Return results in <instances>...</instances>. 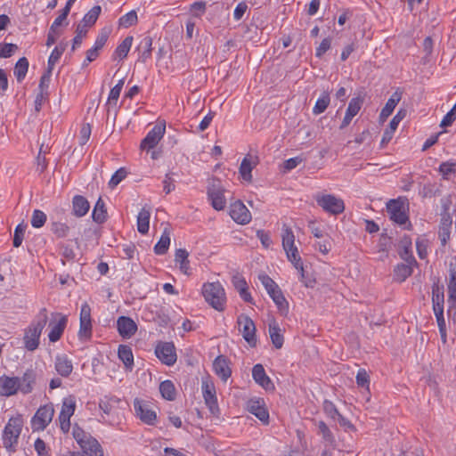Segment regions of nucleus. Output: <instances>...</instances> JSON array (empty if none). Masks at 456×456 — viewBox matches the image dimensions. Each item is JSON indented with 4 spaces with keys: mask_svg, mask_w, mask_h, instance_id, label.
Instances as JSON below:
<instances>
[{
    "mask_svg": "<svg viewBox=\"0 0 456 456\" xmlns=\"http://www.w3.org/2000/svg\"><path fill=\"white\" fill-rule=\"evenodd\" d=\"M259 163V157L256 154H247L240 166V174L243 180L251 182L252 169Z\"/></svg>",
    "mask_w": 456,
    "mask_h": 456,
    "instance_id": "6ab92c4d",
    "label": "nucleus"
},
{
    "mask_svg": "<svg viewBox=\"0 0 456 456\" xmlns=\"http://www.w3.org/2000/svg\"><path fill=\"white\" fill-rule=\"evenodd\" d=\"M166 131V124H157L141 142L142 150L153 149L163 137Z\"/></svg>",
    "mask_w": 456,
    "mask_h": 456,
    "instance_id": "2eb2a0df",
    "label": "nucleus"
},
{
    "mask_svg": "<svg viewBox=\"0 0 456 456\" xmlns=\"http://www.w3.org/2000/svg\"><path fill=\"white\" fill-rule=\"evenodd\" d=\"M52 231L57 237L64 238L68 235L69 227L66 224L56 222L52 224Z\"/></svg>",
    "mask_w": 456,
    "mask_h": 456,
    "instance_id": "e2e57ef3",
    "label": "nucleus"
},
{
    "mask_svg": "<svg viewBox=\"0 0 456 456\" xmlns=\"http://www.w3.org/2000/svg\"><path fill=\"white\" fill-rule=\"evenodd\" d=\"M159 392L163 398L168 401L175 399L176 391L174 383L171 380H164L159 384Z\"/></svg>",
    "mask_w": 456,
    "mask_h": 456,
    "instance_id": "a19ab883",
    "label": "nucleus"
},
{
    "mask_svg": "<svg viewBox=\"0 0 456 456\" xmlns=\"http://www.w3.org/2000/svg\"><path fill=\"white\" fill-rule=\"evenodd\" d=\"M102 8L100 5H94L91 10L88 11L82 19L81 24L82 26H85L86 28H89L94 23L96 22L99 15L101 14Z\"/></svg>",
    "mask_w": 456,
    "mask_h": 456,
    "instance_id": "79ce46f5",
    "label": "nucleus"
},
{
    "mask_svg": "<svg viewBox=\"0 0 456 456\" xmlns=\"http://www.w3.org/2000/svg\"><path fill=\"white\" fill-rule=\"evenodd\" d=\"M239 330L242 333L243 338L250 346H256V325L252 319L246 314H240L237 318Z\"/></svg>",
    "mask_w": 456,
    "mask_h": 456,
    "instance_id": "9d476101",
    "label": "nucleus"
},
{
    "mask_svg": "<svg viewBox=\"0 0 456 456\" xmlns=\"http://www.w3.org/2000/svg\"><path fill=\"white\" fill-rule=\"evenodd\" d=\"M189 253L184 248L176 249L175 255V260L179 264V268L181 272L184 274H190V261L188 259Z\"/></svg>",
    "mask_w": 456,
    "mask_h": 456,
    "instance_id": "4c0bfd02",
    "label": "nucleus"
},
{
    "mask_svg": "<svg viewBox=\"0 0 456 456\" xmlns=\"http://www.w3.org/2000/svg\"><path fill=\"white\" fill-rule=\"evenodd\" d=\"M121 400L114 395H105L99 401V408L106 415H110L119 404Z\"/></svg>",
    "mask_w": 456,
    "mask_h": 456,
    "instance_id": "473e14b6",
    "label": "nucleus"
},
{
    "mask_svg": "<svg viewBox=\"0 0 456 456\" xmlns=\"http://www.w3.org/2000/svg\"><path fill=\"white\" fill-rule=\"evenodd\" d=\"M418 265H411L404 262L397 264L394 268V281L397 282H403L408 277L412 274L413 268L418 267Z\"/></svg>",
    "mask_w": 456,
    "mask_h": 456,
    "instance_id": "bb28decb",
    "label": "nucleus"
},
{
    "mask_svg": "<svg viewBox=\"0 0 456 456\" xmlns=\"http://www.w3.org/2000/svg\"><path fill=\"white\" fill-rule=\"evenodd\" d=\"M46 221V215L38 209H35L32 217H31V224L35 228L42 227Z\"/></svg>",
    "mask_w": 456,
    "mask_h": 456,
    "instance_id": "6e6d98bb",
    "label": "nucleus"
},
{
    "mask_svg": "<svg viewBox=\"0 0 456 456\" xmlns=\"http://www.w3.org/2000/svg\"><path fill=\"white\" fill-rule=\"evenodd\" d=\"M137 21V13L135 11L133 10L119 18L118 26L127 28L133 25H135Z\"/></svg>",
    "mask_w": 456,
    "mask_h": 456,
    "instance_id": "de8ad7c7",
    "label": "nucleus"
},
{
    "mask_svg": "<svg viewBox=\"0 0 456 456\" xmlns=\"http://www.w3.org/2000/svg\"><path fill=\"white\" fill-rule=\"evenodd\" d=\"M387 212L389 217L395 223L403 225L409 222V216L406 214L404 202L401 199L390 200L387 203Z\"/></svg>",
    "mask_w": 456,
    "mask_h": 456,
    "instance_id": "1a4fd4ad",
    "label": "nucleus"
},
{
    "mask_svg": "<svg viewBox=\"0 0 456 456\" xmlns=\"http://www.w3.org/2000/svg\"><path fill=\"white\" fill-rule=\"evenodd\" d=\"M76 409V401L74 397L69 396L64 398L62 401L61 410L60 413H64V415L71 417Z\"/></svg>",
    "mask_w": 456,
    "mask_h": 456,
    "instance_id": "603ef678",
    "label": "nucleus"
},
{
    "mask_svg": "<svg viewBox=\"0 0 456 456\" xmlns=\"http://www.w3.org/2000/svg\"><path fill=\"white\" fill-rule=\"evenodd\" d=\"M202 294L205 300L216 311L225 308L226 297L223 286L219 282H208L203 285Z\"/></svg>",
    "mask_w": 456,
    "mask_h": 456,
    "instance_id": "7ed1b4c3",
    "label": "nucleus"
},
{
    "mask_svg": "<svg viewBox=\"0 0 456 456\" xmlns=\"http://www.w3.org/2000/svg\"><path fill=\"white\" fill-rule=\"evenodd\" d=\"M155 354L167 366L174 365L177 359L175 347L172 342H159L155 347Z\"/></svg>",
    "mask_w": 456,
    "mask_h": 456,
    "instance_id": "9b49d317",
    "label": "nucleus"
},
{
    "mask_svg": "<svg viewBox=\"0 0 456 456\" xmlns=\"http://www.w3.org/2000/svg\"><path fill=\"white\" fill-rule=\"evenodd\" d=\"M317 205L325 212L330 215H339L345 210V203L342 199L332 194L317 195L315 197Z\"/></svg>",
    "mask_w": 456,
    "mask_h": 456,
    "instance_id": "423d86ee",
    "label": "nucleus"
},
{
    "mask_svg": "<svg viewBox=\"0 0 456 456\" xmlns=\"http://www.w3.org/2000/svg\"><path fill=\"white\" fill-rule=\"evenodd\" d=\"M134 37L132 36H127L115 49L112 59L118 60L119 61L126 59L131 49Z\"/></svg>",
    "mask_w": 456,
    "mask_h": 456,
    "instance_id": "7c9ffc66",
    "label": "nucleus"
},
{
    "mask_svg": "<svg viewBox=\"0 0 456 456\" xmlns=\"http://www.w3.org/2000/svg\"><path fill=\"white\" fill-rule=\"evenodd\" d=\"M54 317L49 323L50 332L48 334L49 340L53 343L61 339L68 322L66 315L57 313Z\"/></svg>",
    "mask_w": 456,
    "mask_h": 456,
    "instance_id": "4468645a",
    "label": "nucleus"
},
{
    "mask_svg": "<svg viewBox=\"0 0 456 456\" xmlns=\"http://www.w3.org/2000/svg\"><path fill=\"white\" fill-rule=\"evenodd\" d=\"M137 50L139 51V58L138 61L145 63L148 59L151 57L152 52V38L150 36L144 37L137 46Z\"/></svg>",
    "mask_w": 456,
    "mask_h": 456,
    "instance_id": "c85d7f7f",
    "label": "nucleus"
},
{
    "mask_svg": "<svg viewBox=\"0 0 456 456\" xmlns=\"http://www.w3.org/2000/svg\"><path fill=\"white\" fill-rule=\"evenodd\" d=\"M88 32V28L81 24H78L76 28V36L72 40L71 52H74L77 47L80 46L82 44L83 38L86 36Z\"/></svg>",
    "mask_w": 456,
    "mask_h": 456,
    "instance_id": "09e8293b",
    "label": "nucleus"
},
{
    "mask_svg": "<svg viewBox=\"0 0 456 456\" xmlns=\"http://www.w3.org/2000/svg\"><path fill=\"white\" fill-rule=\"evenodd\" d=\"M248 410L264 423H268L269 413L265 407L264 402L259 400H250L248 404Z\"/></svg>",
    "mask_w": 456,
    "mask_h": 456,
    "instance_id": "cd10ccee",
    "label": "nucleus"
},
{
    "mask_svg": "<svg viewBox=\"0 0 456 456\" xmlns=\"http://www.w3.org/2000/svg\"><path fill=\"white\" fill-rule=\"evenodd\" d=\"M17 50H18V46L15 44L2 43V44H0V57L1 58H9Z\"/></svg>",
    "mask_w": 456,
    "mask_h": 456,
    "instance_id": "13d9d810",
    "label": "nucleus"
},
{
    "mask_svg": "<svg viewBox=\"0 0 456 456\" xmlns=\"http://www.w3.org/2000/svg\"><path fill=\"white\" fill-rule=\"evenodd\" d=\"M449 308L456 307V264L449 265V281L447 282Z\"/></svg>",
    "mask_w": 456,
    "mask_h": 456,
    "instance_id": "4be33fe9",
    "label": "nucleus"
},
{
    "mask_svg": "<svg viewBox=\"0 0 456 456\" xmlns=\"http://www.w3.org/2000/svg\"><path fill=\"white\" fill-rule=\"evenodd\" d=\"M78 337L80 339H90L92 337V321H80Z\"/></svg>",
    "mask_w": 456,
    "mask_h": 456,
    "instance_id": "864d4df0",
    "label": "nucleus"
},
{
    "mask_svg": "<svg viewBox=\"0 0 456 456\" xmlns=\"http://www.w3.org/2000/svg\"><path fill=\"white\" fill-rule=\"evenodd\" d=\"M54 409L52 404L41 406L32 418L31 425L34 430H44L52 421Z\"/></svg>",
    "mask_w": 456,
    "mask_h": 456,
    "instance_id": "6e6552de",
    "label": "nucleus"
},
{
    "mask_svg": "<svg viewBox=\"0 0 456 456\" xmlns=\"http://www.w3.org/2000/svg\"><path fill=\"white\" fill-rule=\"evenodd\" d=\"M213 369L215 373L223 381H226L232 375V370L229 367L228 360L224 355H219L214 360Z\"/></svg>",
    "mask_w": 456,
    "mask_h": 456,
    "instance_id": "393cba45",
    "label": "nucleus"
},
{
    "mask_svg": "<svg viewBox=\"0 0 456 456\" xmlns=\"http://www.w3.org/2000/svg\"><path fill=\"white\" fill-rule=\"evenodd\" d=\"M28 61L26 57H21L18 60L14 67V76L18 82L23 81L28 69Z\"/></svg>",
    "mask_w": 456,
    "mask_h": 456,
    "instance_id": "37998d69",
    "label": "nucleus"
},
{
    "mask_svg": "<svg viewBox=\"0 0 456 456\" xmlns=\"http://www.w3.org/2000/svg\"><path fill=\"white\" fill-rule=\"evenodd\" d=\"M26 228H27V225L23 224H20L16 226V228L14 230V234H13V241H12L13 247L19 248L21 245V243L23 241Z\"/></svg>",
    "mask_w": 456,
    "mask_h": 456,
    "instance_id": "5fc2aeb1",
    "label": "nucleus"
},
{
    "mask_svg": "<svg viewBox=\"0 0 456 456\" xmlns=\"http://www.w3.org/2000/svg\"><path fill=\"white\" fill-rule=\"evenodd\" d=\"M269 334L273 346L277 349L281 348L283 346V335L281 333V329L274 320L269 322Z\"/></svg>",
    "mask_w": 456,
    "mask_h": 456,
    "instance_id": "f704fd0d",
    "label": "nucleus"
},
{
    "mask_svg": "<svg viewBox=\"0 0 456 456\" xmlns=\"http://www.w3.org/2000/svg\"><path fill=\"white\" fill-rule=\"evenodd\" d=\"M117 329L119 335L124 338H130L137 331V324L127 316H120L117 320Z\"/></svg>",
    "mask_w": 456,
    "mask_h": 456,
    "instance_id": "a211bd4d",
    "label": "nucleus"
},
{
    "mask_svg": "<svg viewBox=\"0 0 456 456\" xmlns=\"http://www.w3.org/2000/svg\"><path fill=\"white\" fill-rule=\"evenodd\" d=\"M118 358L125 364L126 368L132 370L134 367V355L132 348L126 345H120L118 350Z\"/></svg>",
    "mask_w": 456,
    "mask_h": 456,
    "instance_id": "72a5a7b5",
    "label": "nucleus"
},
{
    "mask_svg": "<svg viewBox=\"0 0 456 456\" xmlns=\"http://www.w3.org/2000/svg\"><path fill=\"white\" fill-rule=\"evenodd\" d=\"M170 245V232L167 228L162 232V235L157 244L154 246V252L157 255H164L168 250Z\"/></svg>",
    "mask_w": 456,
    "mask_h": 456,
    "instance_id": "ea45409f",
    "label": "nucleus"
},
{
    "mask_svg": "<svg viewBox=\"0 0 456 456\" xmlns=\"http://www.w3.org/2000/svg\"><path fill=\"white\" fill-rule=\"evenodd\" d=\"M82 452H72L71 456H103L101 444L96 439L91 440L85 448H81Z\"/></svg>",
    "mask_w": 456,
    "mask_h": 456,
    "instance_id": "2f4dec72",
    "label": "nucleus"
},
{
    "mask_svg": "<svg viewBox=\"0 0 456 456\" xmlns=\"http://www.w3.org/2000/svg\"><path fill=\"white\" fill-rule=\"evenodd\" d=\"M287 260H289L298 275L299 281L307 288H313L316 282L312 273L311 265L302 258L301 253L295 245L293 232L287 229Z\"/></svg>",
    "mask_w": 456,
    "mask_h": 456,
    "instance_id": "f257e3e1",
    "label": "nucleus"
},
{
    "mask_svg": "<svg viewBox=\"0 0 456 456\" xmlns=\"http://www.w3.org/2000/svg\"><path fill=\"white\" fill-rule=\"evenodd\" d=\"M20 378L3 375L0 377V395L10 397L20 391Z\"/></svg>",
    "mask_w": 456,
    "mask_h": 456,
    "instance_id": "f3484780",
    "label": "nucleus"
},
{
    "mask_svg": "<svg viewBox=\"0 0 456 456\" xmlns=\"http://www.w3.org/2000/svg\"><path fill=\"white\" fill-rule=\"evenodd\" d=\"M432 303L433 304H444V294L443 286H439L437 283L432 286Z\"/></svg>",
    "mask_w": 456,
    "mask_h": 456,
    "instance_id": "4d7b16f0",
    "label": "nucleus"
},
{
    "mask_svg": "<svg viewBox=\"0 0 456 456\" xmlns=\"http://www.w3.org/2000/svg\"><path fill=\"white\" fill-rule=\"evenodd\" d=\"M150 217V210L142 208L137 216V230L141 234H146L149 232Z\"/></svg>",
    "mask_w": 456,
    "mask_h": 456,
    "instance_id": "e433bc0d",
    "label": "nucleus"
},
{
    "mask_svg": "<svg viewBox=\"0 0 456 456\" xmlns=\"http://www.w3.org/2000/svg\"><path fill=\"white\" fill-rule=\"evenodd\" d=\"M363 101L364 99L360 96L352 98L348 103L346 115L351 117L352 118L355 117L360 111Z\"/></svg>",
    "mask_w": 456,
    "mask_h": 456,
    "instance_id": "49530a36",
    "label": "nucleus"
},
{
    "mask_svg": "<svg viewBox=\"0 0 456 456\" xmlns=\"http://www.w3.org/2000/svg\"><path fill=\"white\" fill-rule=\"evenodd\" d=\"M174 173L169 172L166 174L165 179L163 181V190L166 194H169L175 189V180L173 178Z\"/></svg>",
    "mask_w": 456,
    "mask_h": 456,
    "instance_id": "69168bd1",
    "label": "nucleus"
},
{
    "mask_svg": "<svg viewBox=\"0 0 456 456\" xmlns=\"http://www.w3.org/2000/svg\"><path fill=\"white\" fill-rule=\"evenodd\" d=\"M456 119V102L453 108L444 117L440 126L442 127L449 126Z\"/></svg>",
    "mask_w": 456,
    "mask_h": 456,
    "instance_id": "774afa93",
    "label": "nucleus"
},
{
    "mask_svg": "<svg viewBox=\"0 0 456 456\" xmlns=\"http://www.w3.org/2000/svg\"><path fill=\"white\" fill-rule=\"evenodd\" d=\"M230 216L238 224H246L251 220V214L247 207L237 200L230 206Z\"/></svg>",
    "mask_w": 456,
    "mask_h": 456,
    "instance_id": "dca6fc26",
    "label": "nucleus"
},
{
    "mask_svg": "<svg viewBox=\"0 0 456 456\" xmlns=\"http://www.w3.org/2000/svg\"><path fill=\"white\" fill-rule=\"evenodd\" d=\"M48 322L46 308H42L24 331L23 342L28 351H35L39 346L42 331Z\"/></svg>",
    "mask_w": 456,
    "mask_h": 456,
    "instance_id": "f03ea898",
    "label": "nucleus"
},
{
    "mask_svg": "<svg viewBox=\"0 0 456 456\" xmlns=\"http://www.w3.org/2000/svg\"><path fill=\"white\" fill-rule=\"evenodd\" d=\"M307 449V443L305 438V434L297 430V440L291 443L287 456H305Z\"/></svg>",
    "mask_w": 456,
    "mask_h": 456,
    "instance_id": "a878e982",
    "label": "nucleus"
},
{
    "mask_svg": "<svg viewBox=\"0 0 456 456\" xmlns=\"http://www.w3.org/2000/svg\"><path fill=\"white\" fill-rule=\"evenodd\" d=\"M202 395L206 405L208 407L210 412L214 415L219 413V407L217 403L216 392L214 383L206 379L202 380Z\"/></svg>",
    "mask_w": 456,
    "mask_h": 456,
    "instance_id": "f8f14e48",
    "label": "nucleus"
},
{
    "mask_svg": "<svg viewBox=\"0 0 456 456\" xmlns=\"http://www.w3.org/2000/svg\"><path fill=\"white\" fill-rule=\"evenodd\" d=\"M411 239L409 236L404 235L400 240L398 245V255L404 262L411 265H418V262L411 252Z\"/></svg>",
    "mask_w": 456,
    "mask_h": 456,
    "instance_id": "412c9836",
    "label": "nucleus"
},
{
    "mask_svg": "<svg viewBox=\"0 0 456 456\" xmlns=\"http://www.w3.org/2000/svg\"><path fill=\"white\" fill-rule=\"evenodd\" d=\"M323 411L332 419H336L340 413L335 404L328 400L323 402Z\"/></svg>",
    "mask_w": 456,
    "mask_h": 456,
    "instance_id": "0e129e2a",
    "label": "nucleus"
},
{
    "mask_svg": "<svg viewBox=\"0 0 456 456\" xmlns=\"http://www.w3.org/2000/svg\"><path fill=\"white\" fill-rule=\"evenodd\" d=\"M232 285L237 289V291L240 293L241 290L248 289V284L244 277H242L240 274L237 273L232 276Z\"/></svg>",
    "mask_w": 456,
    "mask_h": 456,
    "instance_id": "338daca9",
    "label": "nucleus"
},
{
    "mask_svg": "<svg viewBox=\"0 0 456 456\" xmlns=\"http://www.w3.org/2000/svg\"><path fill=\"white\" fill-rule=\"evenodd\" d=\"M72 435L74 439L79 444L80 448H85L87 443L95 439L90 434L83 430L77 424L73 426Z\"/></svg>",
    "mask_w": 456,
    "mask_h": 456,
    "instance_id": "58836bf2",
    "label": "nucleus"
},
{
    "mask_svg": "<svg viewBox=\"0 0 456 456\" xmlns=\"http://www.w3.org/2000/svg\"><path fill=\"white\" fill-rule=\"evenodd\" d=\"M90 208V204L88 200L81 196V195H76L73 198L72 200V209L73 213L76 216L81 217L87 214L88 210Z\"/></svg>",
    "mask_w": 456,
    "mask_h": 456,
    "instance_id": "c756f323",
    "label": "nucleus"
},
{
    "mask_svg": "<svg viewBox=\"0 0 456 456\" xmlns=\"http://www.w3.org/2000/svg\"><path fill=\"white\" fill-rule=\"evenodd\" d=\"M356 384L358 387L369 389L370 376L364 369H360L356 374Z\"/></svg>",
    "mask_w": 456,
    "mask_h": 456,
    "instance_id": "680f3d73",
    "label": "nucleus"
},
{
    "mask_svg": "<svg viewBox=\"0 0 456 456\" xmlns=\"http://www.w3.org/2000/svg\"><path fill=\"white\" fill-rule=\"evenodd\" d=\"M54 369L60 376L68 378L73 371L72 361L66 354H58L54 359Z\"/></svg>",
    "mask_w": 456,
    "mask_h": 456,
    "instance_id": "5701e85b",
    "label": "nucleus"
},
{
    "mask_svg": "<svg viewBox=\"0 0 456 456\" xmlns=\"http://www.w3.org/2000/svg\"><path fill=\"white\" fill-rule=\"evenodd\" d=\"M92 216L93 220L100 224H103L107 220V209L105 207V203L101 197L95 203Z\"/></svg>",
    "mask_w": 456,
    "mask_h": 456,
    "instance_id": "c9c22d12",
    "label": "nucleus"
},
{
    "mask_svg": "<svg viewBox=\"0 0 456 456\" xmlns=\"http://www.w3.org/2000/svg\"><path fill=\"white\" fill-rule=\"evenodd\" d=\"M258 279L265 288L267 293L272 297L280 311L284 308L283 303L285 297H283L281 289L268 275L262 273L258 275Z\"/></svg>",
    "mask_w": 456,
    "mask_h": 456,
    "instance_id": "0eeeda50",
    "label": "nucleus"
},
{
    "mask_svg": "<svg viewBox=\"0 0 456 456\" xmlns=\"http://www.w3.org/2000/svg\"><path fill=\"white\" fill-rule=\"evenodd\" d=\"M23 420L20 416L11 418L3 432V444L9 452H14L21 433Z\"/></svg>",
    "mask_w": 456,
    "mask_h": 456,
    "instance_id": "20e7f679",
    "label": "nucleus"
},
{
    "mask_svg": "<svg viewBox=\"0 0 456 456\" xmlns=\"http://www.w3.org/2000/svg\"><path fill=\"white\" fill-rule=\"evenodd\" d=\"M332 37H328L322 39L321 44L315 49V56L317 58H322L324 53H326L331 47Z\"/></svg>",
    "mask_w": 456,
    "mask_h": 456,
    "instance_id": "bf43d9fd",
    "label": "nucleus"
},
{
    "mask_svg": "<svg viewBox=\"0 0 456 456\" xmlns=\"http://www.w3.org/2000/svg\"><path fill=\"white\" fill-rule=\"evenodd\" d=\"M126 171L124 167L118 169L111 176L109 182V187L115 188L126 176Z\"/></svg>",
    "mask_w": 456,
    "mask_h": 456,
    "instance_id": "052dcab7",
    "label": "nucleus"
},
{
    "mask_svg": "<svg viewBox=\"0 0 456 456\" xmlns=\"http://www.w3.org/2000/svg\"><path fill=\"white\" fill-rule=\"evenodd\" d=\"M37 371L33 368L27 369L20 378V392L23 395L30 394L34 390L37 381Z\"/></svg>",
    "mask_w": 456,
    "mask_h": 456,
    "instance_id": "aec40b11",
    "label": "nucleus"
},
{
    "mask_svg": "<svg viewBox=\"0 0 456 456\" xmlns=\"http://www.w3.org/2000/svg\"><path fill=\"white\" fill-rule=\"evenodd\" d=\"M225 190L222 186L219 179H212L208 186V198L211 202V206L217 211L224 209L226 206V199L224 196Z\"/></svg>",
    "mask_w": 456,
    "mask_h": 456,
    "instance_id": "39448f33",
    "label": "nucleus"
},
{
    "mask_svg": "<svg viewBox=\"0 0 456 456\" xmlns=\"http://www.w3.org/2000/svg\"><path fill=\"white\" fill-rule=\"evenodd\" d=\"M402 99V92L397 89L395 92L393 93L391 97L387 100L386 105L382 109L385 112H387L389 114H392L395 106L398 104V102Z\"/></svg>",
    "mask_w": 456,
    "mask_h": 456,
    "instance_id": "8fccbe9b",
    "label": "nucleus"
},
{
    "mask_svg": "<svg viewBox=\"0 0 456 456\" xmlns=\"http://www.w3.org/2000/svg\"><path fill=\"white\" fill-rule=\"evenodd\" d=\"M134 408L136 412V416L139 417L142 422L147 425L155 424L157 414L147 402L136 398L134 401Z\"/></svg>",
    "mask_w": 456,
    "mask_h": 456,
    "instance_id": "ddd939ff",
    "label": "nucleus"
},
{
    "mask_svg": "<svg viewBox=\"0 0 456 456\" xmlns=\"http://www.w3.org/2000/svg\"><path fill=\"white\" fill-rule=\"evenodd\" d=\"M316 425L319 430L318 434L322 436V439L328 444L334 445L336 439L327 424L322 420H319Z\"/></svg>",
    "mask_w": 456,
    "mask_h": 456,
    "instance_id": "a18cd8bd",
    "label": "nucleus"
},
{
    "mask_svg": "<svg viewBox=\"0 0 456 456\" xmlns=\"http://www.w3.org/2000/svg\"><path fill=\"white\" fill-rule=\"evenodd\" d=\"M330 102V94L327 91L322 92L321 96L317 99L314 108L313 113L314 115H319L323 113Z\"/></svg>",
    "mask_w": 456,
    "mask_h": 456,
    "instance_id": "c03bdc74",
    "label": "nucleus"
},
{
    "mask_svg": "<svg viewBox=\"0 0 456 456\" xmlns=\"http://www.w3.org/2000/svg\"><path fill=\"white\" fill-rule=\"evenodd\" d=\"M439 172L444 179H449L450 175L456 173V162L445 161L439 166Z\"/></svg>",
    "mask_w": 456,
    "mask_h": 456,
    "instance_id": "3c124183",
    "label": "nucleus"
},
{
    "mask_svg": "<svg viewBox=\"0 0 456 456\" xmlns=\"http://www.w3.org/2000/svg\"><path fill=\"white\" fill-rule=\"evenodd\" d=\"M252 377L256 383L265 390L273 389V384L270 378L266 375L262 364L257 363L252 369Z\"/></svg>",
    "mask_w": 456,
    "mask_h": 456,
    "instance_id": "b1692460",
    "label": "nucleus"
}]
</instances>
